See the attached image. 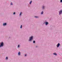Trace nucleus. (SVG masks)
<instances>
[{"label": "nucleus", "instance_id": "nucleus-1", "mask_svg": "<svg viewBox=\"0 0 62 62\" xmlns=\"http://www.w3.org/2000/svg\"><path fill=\"white\" fill-rule=\"evenodd\" d=\"M33 36H32L30 37L28 40V41L31 42H32V41L33 40Z\"/></svg>", "mask_w": 62, "mask_h": 62}, {"label": "nucleus", "instance_id": "nucleus-2", "mask_svg": "<svg viewBox=\"0 0 62 62\" xmlns=\"http://www.w3.org/2000/svg\"><path fill=\"white\" fill-rule=\"evenodd\" d=\"M4 45V43L3 42H2L0 43V48L2 47H3Z\"/></svg>", "mask_w": 62, "mask_h": 62}, {"label": "nucleus", "instance_id": "nucleus-3", "mask_svg": "<svg viewBox=\"0 0 62 62\" xmlns=\"http://www.w3.org/2000/svg\"><path fill=\"white\" fill-rule=\"evenodd\" d=\"M62 10H60L59 12V15H61V14H62Z\"/></svg>", "mask_w": 62, "mask_h": 62}, {"label": "nucleus", "instance_id": "nucleus-4", "mask_svg": "<svg viewBox=\"0 0 62 62\" xmlns=\"http://www.w3.org/2000/svg\"><path fill=\"white\" fill-rule=\"evenodd\" d=\"M7 25V23H3V26H6Z\"/></svg>", "mask_w": 62, "mask_h": 62}, {"label": "nucleus", "instance_id": "nucleus-5", "mask_svg": "<svg viewBox=\"0 0 62 62\" xmlns=\"http://www.w3.org/2000/svg\"><path fill=\"white\" fill-rule=\"evenodd\" d=\"M49 24V23H48V22H45V24L46 25H47L48 24Z\"/></svg>", "mask_w": 62, "mask_h": 62}, {"label": "nucleus", "instance_id": "nucleus-6", "mask_svg": "<svg viewBox=\"0 0 62 62\" xmlns=\"http://www.w3.org/2000/svg\"><path fill=\"white\" fill-rule=\"evenodd\" d=\"M60 43H58V44L57 45V47H59L60 46Z\"/></svg>", "mask_w": 62, "mask_h": 62}, {"label": "nucleus", "instance_id": "nucleus-7", "mask_svg": "<svg viewBox=\"0 0 62 62\" xmlns=\"http://www.w3.org/2000/svg\"><path fill=\"white\" fill-rule=\"evenodd\" d=\"M42 9L43 10L44 9H45V6H42Z\"/></svg>", "mask_w": 62, "mask_h": 62}, {"label": "nucleus", "instance_id": "nucleus-8", "mask_svg": "<svg viewBox=\"0 0 62 62\" xmlns=\"http://www.w3.org/2000/svg\"><path fill=\"white\" fill-rule=\"evenodd\" d=\"M18 55L19 56L21 55V52H19L18 53Z\"/></svg>", "mask_w": 62, "mask_h": 62}, {"label": "nucleus", "instance_id": "nucleus-9", "mask_svg": "<svg viewBox=\"0 0 62 62\" xmlns=\"http://www.w3.org/2000/svg\"><path fill=\"white\" fill-rule=\"evenodd\" d=\"M53 54L54 55H56V56L57 55V54H56V53H54Z\"/></svg>", "mask_w": 62, "mask_h": 62}, {"label": "nucleus", "instance_id": "nucleus-10", "mask_svg": "<svg viewBox=\"0 0 62 62\" xmlns=\"http://www.w3.org/2000/svg\"><path fill=\"white\" fill-rule=\"evenodd\" d=\"M32 0L30 2V3H29L30 5H31V4H32Z\"/></svg>", "mask_w": 62, "mask_h": 62}, {"label": "nucleus", "instance_id": "nucleus-11", "mask_svg": "<svg viewBox=\"0 0 62 62\" xmlns=\"http://www.w3.org/2000/svg\"><path fill=\"white\" fill-rule=\"evenodd\" d=\"M43 14V11H42L41 13V15H42Z\"/></svg>", "mask_w": 62, "mask_h": 62}, {"label": "nucleus", "instance_id": "nucleus-12", "mask_svg": "<svg viewBox=\"0 0 62 62\" xmlns=\"http://www.w3.org/2000/svg\"><path fill=\"white\" fill-rule=\"evenodd\" d=\"M34 17L36 18H39V17L36 16H35Z\"/></svg>", "mask_w": 62, "mask_h": 62}, {"label": "nucleus", "instance_id": "nucleus-13", "mask_svg": "<svg viewBox=\"0 0 62 62\" xmlns=\"http://www.w3.org/2000/svg\"><path fill=\"white\" fill-rule=\"evenodd\" d=\"M36 43V41L35 40H33V43Z\"/></svg>", "mask_w": 62, "mask_h": 62}, {"label": "nucleus", "instance_id": "nucleus-14", "mask_svg": "<svg viewBox=\"0 0 62 62\" xmlns=\"http://www.w3.org/2000/svg\"><path fill=\"white\" fill-rule=\"evenodd\" d=\"M22 12H21L19 14V16H21V15H22Z\"/></svg>", "mask_w": 62, "mask_h": 62}, {"label": "nucleus", "instance_id": "nucleus-15", "mask_svg": "<svg viewBox=\"0 0 62 62\" xmlns=\"http://www.w3.org/2000/svg\"><path fill=\"white\" fill-rule=\"evenodd\" d=\"M6 60H8V57H6Z\"/></svg>", "mask_w": 62, "mask_h": 62}, {"label": "nucleus", "instance_id": "nucleus-16", "mask_svg": "<svg viewBox=\"0 0 62 62\" xmlns=\"http://www.w3.org/2000/svg\"><path fill=\"white\" fill-rule=\"evenodd\" d=\"M17 47L18 48H20V45H18V46H17Z\"/></svg>", "mask_w": 62, "mask_h": 62}, {"label": "nucleus", "instance_id": "nucleus-17", "mask_svg": "<svg viewBox=\"0 0 62 62\" xmlns=\"http://www.w3.org/2000/svg\"><path fill=\"white\" fill-rule=\"evenodd\" d=\"M22 25H21L20 27V28L21 29L22 28Z\"/></svg>", "mask_w": 62, "mask_h": 62}, {"label": "nucleus", "instance_id": "nucleus-18", "mask_svg": "<svg viewBox=\"0 0 62 62\" xmlns=\"http://www.w3.org/2000/svg\"><path fill=\"white\" fill-rule=\"evenodd\" d=\"M16 14V13L15 12H14L13 13V15H15V14Z\"/></svg>", "mask_w": 62, "mask_h": 62}, {"label": "nucleus", "instance_id": "nucleus-19", "mask_svg": "<svg viewBox=\"0 0 62 62\" xmlns=\"http://www.w3.org/2000/svg\"><path fill=\"white\" fill-rule=\"evenodd\" d=\"M11 5H13V4H12V2H11V3L10 4Z\"/></svg>", "mask_w": 62, "mask_h": 62}, {"label": "nucleus", "instance_id": "nucleus-20", "mask_svg": "<svg viewBox=\"0 0 62 62\" xmlns=\"http://www.w3.org/2000/svg\"><path fill=\"white\" fill-rule=\"evenodd\" d=\"M36 48H38V46H35Z\"/></svg>", "mask_w": 62, "mask_h": 62}, {"label": "nucleus", "instance_id": "nucleus-21", "mask_svg": "<svg viewBox=\"0 0 62 62\" xmlns=\"http://www.w3.org/2000/svg\"><path fill=\"white\" fill-rule=\"evenodd\" d=\"M61 3H62V0H61L60 1Z\"/></svg>", "mask_w": 62, "mask_h": 62}, {"label": "nucleus", "instance_id": "nucleus-22", "mask_svg": "<svg viewBox=\"0 0 62 62\" xmlns=\"http://www.w3.org/2000/svg\"><path fill=\"white\" fill-rule=\"evenodd\" d=\"M45 22H44V23H43V24H45Z\"/></svg>", "mask_w": 62, "mask_h": 62}, {"label": "nucleus", "instance_id": "nucleus-23", "mask_svg": "<svg viewBox=\"0 0 62 62\" xmlns=\"http://www.w3.org/2000/svg\"><path fill=\"white\" fill-rule=\"evenodd\" d=\"M26 55H26V54H25V56H26Z\"/></svg>", "mask_w": 62, "mask_h": 62}, {"label": "nucleus", "instance_id": "nucleus-24", "mask_svg": "<svg viewBox=\"0 0 62 62\" xmlns=\"http://www.w3.org/2000/svg\"><path fill=\"white\" fill-rule=\"evenodd\" d=\"M9 38H10V37H9Z\"/></svg>", "mask_w": 62, "mask_h": 62}]
</instances>
